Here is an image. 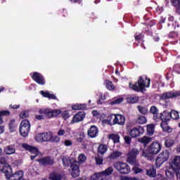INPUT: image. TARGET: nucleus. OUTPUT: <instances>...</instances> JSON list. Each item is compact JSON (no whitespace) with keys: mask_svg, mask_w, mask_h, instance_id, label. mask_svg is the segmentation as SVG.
Here are the masks:
<instances>
[{"mask_svg":"<svg viewBox=\"0 0 180 180\" xmlns=\"http://www.w3.org/2000/svg\"><path fill=\"white\" fill-rule=\"evenodd\" d=\"M148 86H150V79L146 78L144 79L142 77H140L138 82L134 85L129 83V88L133 91H136V92H143L144 88H148Z\"/></svg>","mask_w":180,"mask_h":180,"instance_id":"f257e3e1","label":"nucleus"},{"mask_svg":"<svg viewBox=\"0 0 180 180\" xmlns=\"http://www.w3.org/2000/svg\"><path fill=\"white\" fill-rule=\"evenodd\" d=\"M169 159V152L168 150H164L161 152L157 157L155 160L156 167L160 168L164 162L168 161Z\"/></svg>","mask_w":180,"mask_h":180,"instance_id":"f03ea898","label":"nucleus"},{"mask_svg":"<svg viewBox=\"0 0 180 180\" xmlns=\"http://www.w3.org/2000/svg\"><path fill=\"white\" fill-rule=\"evenodd\" d=\"M113 167L118 172L126 174L130 172V166L122 162H116L113 163Z\"/></svg>","mask_w":180,"mask_h":180,"instance_id":"7ed1b4c3","label":"nucleus"},{"mask_svg":"<svg viewBox=\"0 0 180 180\" xmlns=\"http://www.w3.org/2000/svg\"><path fill=\"white\" fill-rule=\"evenodd\" d=\"M30 131V122L27 120H24L20 125V133L22 137H27Z\"/></svg>","mask_w":180,"mask_h":180,"instance_id":"20e7f679","label":"nucleus"},{"mask_svg":"<svg viewBox=\"0 0 180 180\" xmlns=\"http://www.w3.org/2000/svg\"><path fill=\"white\" fill-rule=\"evenodd\" d=\"M141 149L134 148L129 150L127 155V162L129 164H136L137 162V155L140 154Z\"/></svg>","mask_w":180,"mask_h":180,"instance_id":"39448f33","label":"nucleus"},{"mask_svg":"<svg viewBox=\"0 0 180 180\" xmlns=\"http://www.w3.org/2000/svg\"><path fill=\"white\" fill-rule=\"evenodd\" d=\"M40 115H44L46 117H57L58 115H61L60 110H50L49 108L39 110Z\"/></svg>","mask_w":180,"mask_h":180,"instance_id":"423d86ee","label":"nucleus"},{"mask_svg":"<svg viewBox=\"0 0 180 180\" xmlns=\"http://www.w3.org/2000/svg\"><path fill=\"white\" fill-rule=\"evenodd\" d=\"M51 139V132H44L38 134L35 136V140L38 143H43L44 141H50Z\"/></svg>","mask_w":180,"mask_h":180,"instance_id":"0eeeda50","label":"nucleus"},{"mask_svg":"<svg viewBox=\"0 0 180 180\" xmlns=\"http://www.w3.org/2000/svg\"><path fill=\"white\" fill-rule=\"evenodd\" d=\"M110 117H114L113 119V123L114 124H120V126H123L126 122V117H124V115H114L111 114L110 115Z\"/></svg>","mask_w":180,"mask_h":180,"instance_id":"6e6552de","label":"nucleus"},{"mask_svg":"<svg viewBox=\"0 0 180 180\" xmlns=\"http://www.w3.org/2000/svg\"><path fill=\"white\" fill-rule=\"evenodd\" d=\"M170 166L176 172L180 169V156H173L170 160Z\"/></svg>","mask_w":180,"mask_h":180,"instance_id":"1a4fd4ad","label":"nucleus"},{"mask_svg":"<svg viewBox=\"0 0 180 180\" xmlns=\"http://www.w3.org/2000/svg\"><path fill=\"white\" fill-rule=\"evenodd\" d=\"M70 168V174L73 178L79 176V165H78L77 161H75L71 164Z\"/></svg>","mask_w":180,"mask_h":180,"instance_id":"9d476101","label":"nucleus"},{"mask_svg":"<svg viewBox=\"0 0 180 180\" xmlns=\"http://www.w3.org/2000/svg\"><path fill=\"white\" fill-rule=\"evenodd\" d=\"M161 150V144H160L158 142H154L153 143L149 149V154L155 155L158 154L160 151Z\"/></svg>","mask_w":180,"mask_h":180,"instance_id":"9b49d317","label":"nucleus"},{"mask_svg":"<svg viewBox=\"0 0 180 180\" xmlns=\"http://www.w3.org/2000/svg\"><path fill=\"white\" fill-rule=\"evenodd\" d=\"M144 133V129L141 127H135L130 131L131 137H139L141 134Z\"/></svg>","mask_w":180,"mask_h":180,"instance_id":"f8f14e48","label":"nucleus"},{"mask_svg":"<svg viewBox=\"0 0 180 180\" xmlns=\"http://www.w3.org/2000/svg\"><path fill=\"white\" fill-rule=\"evenodd\" d=\"M180 96V91H176V92H166L162 94V99H169L171 98H176V96Z\"/></svg>","mask_w":180,"mask_h":180,"instance_id":"ddd939ff","label":"nucleus"},{"mask_svg":"<svg viewBox=\"0 0 180 180\" xmlns=\"http://www.w3.org/2000/svg\"><path fill=\"white\" fill-rule=\"evenodd\" d=\"M32 79H34V81L37 82V84H39L40 85H44V78L39 73L34 72L32 76Z\"/></svg>","mask_w":180,"mask_h":180,"instance_id":"4468645a","label":"nucleus"},{"mask_svg":"<svg viewBox=\"0 0 180 180\" xmlns=\"http://www.w3.org/2000/svg\"><path fill=\"white\" fill-rule=\"evenodd\" d=\"M22 148L30 151L32 154H35L36 155H39V149L37 148L27 145V143L22 144Z\"/></svg>","mask_w":180,"mask_h":180,"instance_id":"2eb2a0df","label":"nucleus"},{"mask_svg":"<svg viewBox=\"0 0 180 180\" xmlns=\"http://www.w3.org/2000/svg\"><path fill=\"white\" fill-rule=\"evenodd\" d=\"M84 117H85V113L79 112L73 117L72 120L71 121V123L72 124L79 123V122H82V120H84Z\"/></svg>","mask_w":180,"mask_h":180,"instance_id":"dca6fc26","label":"nucleus"},{"mask_svg":"<svg viewBox=\"0 0 180 180\" xmlns=\"http://www.w3.org/2000/svg\"><path fill=\"white\" fill-rule=\"evenodd\" d=\"M98 128L93 125L88 131V136H89V137H91V139H94L96 137V136H98Z\"/></svg>","mask_w":180,"mask_h":180,"instance_id":"f3484780","label":"nucleus"},{"mask_svg":"<svg viewBox=\"0 0 180 180\" xmlns=\"http://www.w3.org/2000/svg\"><path fill=\"white\" fill-rule=\"evenodd\" d=\"M4 153L6 155H12L16 153V149L13 146H8L4 148Z\"/></svg>","mask_w":180,"mask_h":180,"instance_id":"a211bd4d","label":"nucleus"},{"mask_svg":"<svg viewBox=\"0 0 180 180\" xmlns=\"http://www.w3.org/2000/svg\"><path fill=\"white\" fill-rule=\"evenodd\" d=\"M39 161L42 165H53L54 164V160L51 158H44L40 159Z\"/></svg>","mask_w":180,"mask_h":180,"instance_id":"6ab92c4d","label":"nucleus"},{"mask_svg":"<svg viewBox=\"0 0 180 180\" xmlns=\"http://www.w3.org/2000/svg\"><path fill=\"white\" fill-rule=\"evenodd\" d=\"M50 179L52 180H68L65 176H61L57 173H51Z\"/></svg>","mask_w":180,"mask_h":180,"instance_id":"aec40b11","label":"nucleus"},{"mask_svg":"<svg viewBox=\"0 0 180 180\" xmlns=\"http://www.w3.org/2000/svg\"><path fill=\"white\" fill-rule=\"evenodd\" d=\"M113 171H115L113 167L112 166H110L107 169H105L104 171H102L101 174H103V176L104 177L105 176H110V175H112V174H113Z\"/></svg>","mask_w":180,"mask_h":180,"instance_id":"412c9836","label":"nucleus"},{"mask_svg":"<svg viewBox=\"0 0 180 180\" xmlns=\"http://www.w3.org/2000/svg\"><path fill=\"white\" fill-rule=\"evenodd\" d=\"M160 117L162 122H169V119H170L169 112L165 111L160 114Z\"/></svg>","mask_w":180,"mask_h":180,"instance_id":"4be33fe9","label":"nucleus"},{"mask_svg":"<svg viewBox=\"0 0 180 180\" xmlns=\"http://www.w3.org/2000/svg\"><path fill=\"white\" fill-rule=\"evenodd\" d=\"M139 141H140V143H142L145 146H147V144H149V143H151V141H153V138L148 136H143L142 138H139Z\"/></svg>","mask_w":180,"mask_h":180,"instance_id":"5701e85b","label":"nucleus"},{"mask_svg":"<svg viewBox=\"0 0 180 180\" xmlns=\"http://www.w3.org/2000/svg\"><path fill=\"white\" fill-rule=\"evenodd\" d=\"M161 127L164 131H167V133H171L172 131V128H171L169 125L168 123L165 122H162L161 123Z\"/></svg>","mask_w":180,"mask_h":180,"instance_id":"b1692460","label":"nucleus"},{"mask_svg":"<svg viewBox=\"0 0 180 180\" xmlns=\"http://www.w3.org/2000/svg\"><path fill=\"white\" fill-rule=\"evenodd\" d=\"M120 157H122V152L117 150L113 151L110 155L111 160H117Z\"/></svg>","mask_w":180,"mask_h":180,"instance_id":"393cba45","label":"nucleus"},{"mask_svg":"<svg viewBox=\"0 0 180 180\" xmlns=\"http://www.w3.org/2000/svg\"><path fill=\"white\" fill-rule=\"evenodd\" d=\"M103 178H105V177H104L103 174H102V172L96 173L91 176V180H103Z\"/></svg>","mask_w":180,"mask_h":180,"instance_id":"a878e982","label":"nucleus"},{"mask_svg":"<svg viewBox=\"0 0 180 180\" xmlns=\"http://www.w3.org/2000/svg\"><path fill=\"white\" fill-rule=\"evenodd\" d=\"M108 151V146L105 144H100L98 148V153L99 154H105Z\"/></svg>","mask_w":180,"mask_h":180,"instance_id":"bb28decb","label":"nucleus"},{"mask_svg":"<svg viewBox=\"0 0 180 180\" xmlns=\"http://www.w3.org/2000/svg\"><path fill=\"white\" fill-rule=\"evenodd\" d=\"M65 133H68V134H71V128L70 127H68L66 129V131L63 129H60L58 132H57V134L58 136H65Z\"/></svg>","mask_w":180,"mask_h":180,"instance_id":"cd10ccee","label":"nucleus"},{"mask_svg":"<svg viewBox=\"0 0 180 180\" xmlns=\"http://www.w3.org/2000/svg\"><path fill=\"white\" fill-rule=\"evenodd\" d=\"M9 130L11 133H13L16 130L17 125L15 123V120H11L8 123Z\"/></svg>","mask_w":180,"mask_h":180,"instance_id":"c85d7f7f","label":"nucleus"},{"mask_svg":"<svg viewBox=\"0 0 180 180\" xmlns=\"http://www.w3.org/2000/svg\"><path fill=\"white\" fill-rule=\"evenodd\" d=\"M41 95L44 96V98H49V99H57V97L54 94H51L47 91H41Z\"/></svg>","mask_w":180,"mask_h":180,"instance_id":"c756f323","label":"nucleus"},{"mask_svg":"<svg viewBox=\"0 0 180 180\" xmlns=\"http://www.w3.org/2000/svg\"><path fill=\"white\" fill-rule=\"evenodd\" d=\"M86 105L85 104H75L72 105V110H81L85 109Z\"/></svg>","mask_w":180,"mask_h":180,"instance_id":"7c9ffc66","label":"nucleus"},{"mask_svg":"<svg viewBox=\"0 0 180 180\" xmlns=\"http://www.w3.org/2000/svg\"><path fill=\"white\" fill-rule=\"evenodd\" d=\"M136 122V123H138V124H144L147 123V118H146L143 115H140L139 117H138Z\"/></svg>","mask_w":180,"mask_h":180,"instance_id":"2f4dec72","label":"nucleus"},{"mask_svg":"<svg viewBox=\"0 0 180 180\" xmlns=\"http://www.w3.org/2000/svg\"><path fill=\"white\" fill-rule=\"evenodd\" d=\"M109 139L112 140L113 143H119L120 141V136L118 134H112L109 135Z\"/></svg>","mask_w":180,"mask_h":180,"instance_id":"473e14b6","label":"nucleus"},{"mask_svg":"<svg viewBox=\"0 0 180 180\" xmlns=\"http://www.w3.org/2000/svg\"><path fill=\"white\" fill-rule=\"evenodd\" d=\"M86 161V156L84 155V153H82L79 155L78 156V160L77 162V164H84Z\"/></svg>","mask_w":180,"mask_h":180,"instance_id":"72a5a7b5","label":"nucleus"},{"mask_svg":"<svg viewBox=\"0 0 180 180\" xmlns=\"http://www.w3.org/2000/svg\"><path fill=\"white\" fill-rule=\"evenodd\" d=\"M169 116L172 119H174V120H177V119H179V113L176 110H172L169 113Z\"/></svg>","mask_w":180,"mask_h":180,"instance_id":"f704fd0d","label":"nucleus"},{"mask_svg":"<svg viewBox=\"0 0 180 180\" xmlns=\"http://www.w3.org/2000/svg\"><path fill=\"white\" fill-rule=\"evenodd\" d=\"M156 171L154 168H150L146 171V175L150 176L151 178H154L155 176Z\"/></svg>","mask_w":180,"mask_h":180,"instance_id":"c9c22d12","label":"nucleus"},{"mask_svg":"<svg viewBox=\"0 0 180 180\" xmlns=\"http://www.w3.org/2000/svg\"><path fill=\"white\" fill-rule=\"evenodd\" d=\"M49 141L51 143H59L60 138L57 135L53 136V133L51 132V139H49Z\"/></svg>","mask_w":180,"mask_h":180,"instance_id":"e433bc0d","label":"nucleus"},{"mask_svg":"<svg viewBox=\"0 0 180 180\" xmlns=\"http://www.w3.org/2000/svg\"><path fill=\"white\" fill-rule=\"evenodd\" d=\"M128 103H136V102H139V97L132 96L127 98Z\"/></svg>","mask_w":180,"mask_h":180,"instance_id":"4c0bfd02","label":"nucleus"},{"mask_svg":"<svg viewBox=\"0 0 180 180\" xmlns=\"http://www.w3.org/2000/svg\"><path fill=\"white\" fill-rule=\"evenodd\" d=\"M137 108H138L139 112L142 115H146V113L148 112V109H147V108L146 107L139 105Z\"/></svg>","mask_w":180,"mask_h":180,"instance_id":"58836bf2","label":"nucleus"},{"mask_svg":"<svg viewBox=\"0 0 180 180\" xmlns=\"http://www.w3.org/2000/svg\"><path fill=\"white\" fill-rule=\"evenodd\" d=\"M105 86H106V88L109 89V91L115 90V86L113 85V84H112V82L110 81L107 80L105 82Z\"/></svg>","mask_w":180,"mask_h":180,"instance_id":"ea45409f","label":"nucleus"},{"mask_svg":"<svg viewBox=\"0 0 180 180\" xmlns=\"http://www.w3.org/2000/svg\"><path fill=\"white\" fill-rule=\"evenodd\" d=\"M154 124H151L147 126V131L148 134H154Z\"/></svg>","mask_w":180,"mask_h":180,"instance_id":"a19ab883","label":"nucleus"},{"mask_svg":"<svg viewBox=\"0 0 180 180\" xmlns=\"http://www.w3.org/2000/svg\"><path fill=\"white\" fill-rule=\"evenodd\" d=\"M150 112V113H153V115H154V117H157V116H158V110L155 106L151 107Z\"/></svg>","mask_w":180,"mask_h":180,"instance_id":"79ce46f5","label":"nucleus"},{"mask_svg":"<svg viewBox=\"0 0 180 180\" xmlns=\"http://www.w3.org/2000/svg\"><path fill=\"white\" fill-rule=\"evenodd\" d=\"M132 171L134 174H141V172H143V169L139 167V166H134L132 168Z\"/></svg>","mask_w":180,"mask_h":180,"instance_id":"37998d69","label":"nucleus"},{"mask_svg":"<svg viewBox=\"0 0 180 180\" xmlns=\"http://www.w3.org/2000/svg\"><path fill=\"white\" fill-rule=\"evenodd\" d=\"M12 171V169L11 168V166L9 165H8L7 163H6L3 171H1V172H6L7 174H9V172H11Z\"/></svg>","mask_w":180,"mask_h":180,"instance_id":"c03bdc74","label":"nucleus"},{"mask_svg":"<svg viewBox=\"0 0 180 180\" xmlns=\"http://www.w3.org/2000/svg\"><path fill=\"white\" fill-rule=\"evenodd\" d=\"M6 164V161L5 160V158H1L0 159V171H3L4 168L5 167V165Z\"/></svg>","mask_w":180,"mask_h":180,"instance_id":"a18cd8bd","label":"nucleus"},{"mask_svg":"<svg viewBox=\"0 0 180 180\" xmlns=\"http://www.w3.org/2000/svg\"><path fill=\"white\" fill-rule=\"evenodd\" d=\"M173 145H174V140L171 139H166L165 141L166 147H172Z\"/></svg>","mask_w":180,"mask_h":180,"instance_id":"49530a36","label":"nucleus"},{"mask_svg":"<svg viewBox=\"0 0 180 180\" xmlns=\"http://www.w3.org/2000/svg\"><path fill=\"white\" fill-rule=\"evenodd\" d=\"M95 161H96V165H102V164H103V158L101 157H96Z\"/></svg>","mask_w":180,"mask_h":180,"instance_id":"de8ad7c7","label":"nucleus"},{"mask_svg":"<svg viewBox=\"0 0 180 180\" xmlns=\"http://www.w3.org/2000/svg\"><path fill=\"white\" fill-rule=\"evenodd\" d=\"M20 117L21 119H26L29 117V112L28 111H23L20 114Z\"/></svg>","mask_w":180,"mask_h":180,"instance_id":"09e8293b","label":"nucleus"},{"mask_svg":"<svg viewBox=\"0 0 180 180\" xmlns=\"http://www.w3.org/2000/svg\"><path fill=\"white\" fill-rule=\"evenodd\" d=\"M11 115V112L9 110H2L0 111V116L2 117V116H9Z\"/></svg>","mask_w":180,"mask_h":180,"instance_id":"8fccbe9b","label":"nucleus"},{"mask_svg":"<svg viewBox=\"0 0 180 180\" xmlns=\"http://www.w3.org/2000/svg\"><path fill=\"white\" fill-rule=\"evenodd\" d=\"M172 4L173 6L177 8L178 6H180V0H172Z\"/></svg>","mask_w":180,"mask_h":180,"instance_id":"3c124183","label":"nucleus"},{"mask_svg":"<svg viewBox=\"0 0 180 180\" xmlns=\"http://www.w3.org/2000/svg\"><path fill=\"white\" fill-rule=\"evenodd\" d=\"M123 102V99L122 98H117L116 101L111 103V105H119V103H122Z\"/></svg>","mask_w":180,"mask_h":180,"instance_id":"603ef678","label":"nucleus"},{"mask_svg":"<svg viewBox=\"0 0 180 180\" xmlns=\"http://www.w3.org/2000/svg\"><path fill=\"white\" fill-rule=\"evenodd\" d=\"M64 145L66 146V147H70V146H72V142L70 140H65L64 141Z\"/></svg>","mask_w":180,"mask_h":180,"instance_id":"864d4df0","label":"nucleus"},{"mask_svg":"<svg viewBox=\"0 0 180 180\" xmlns=\"http://www.w3.org/2000/svg\"><path fill=\"white\" fill-rule=\"evenodd\" d=\"M62 116L63 119L67 120L68 117H70V113H68L67 111H65L63 114Z\"/></svg>","mask_w":180,"mask_h":180,"instance_id":"5fc2aeb1","label":"nucleus"},{"mask_svg":"<svg viewBox=\"0 0 180 180\" xmlns=\"http://www.w3.org/2000/svg\"><path fill=\"white\" fill-rule=\"evenodd\" d=\"M62 161H63V165H64L65 167H68V165H70V162H68V159H66V158H63V159H62Z\"/></svg>","mask_w":180,"mask_h":180,"instance_id":"6e6d98bb","label":"nucleus"},{"mask_svg":"<svg viewBox=\"0 0 180 180\" xmlns=\"http://www.w3.org/2000/svg\"><path fill=\"white\" fill-rule=\"evenodd\" d=\"M153 180H167V179H165L162 175L159 174Z\"/></svg>","mask_w":180,"mask_h":180,"instance_id":"4d7b16f0","label":"nucleus"},{"mask_svg":"<svg viewBox=\"0 0 180 180\" xmlns=\"http://www.w3.org/2000/svg\"><path fill=\"white\" fill-rule=\"evenodd\" d=\"M166 175L168 178H174V174L172 172H169V170L166 171Z\"/></svg>","mask_w":180,"mask_h":180,"instance_id":"13d9d810","label":"nucleus"},{"mask_svg":"<svg viewBox=\"0 0 180 180\" xmlns=\"http://www.w3.org/2000/svg\"><path fill=\"white\" fill-rule=\"evenodd\" d=\"M41 115H35V119H37V120H43L44 119V114H41Z\"/></svg>","mask_w":180,"mask_h":180,"instance_id":"bf43d9fd","label":"nucleus"},{"mask_svg":"<svg viewBox=\"0 0 180 180\" xmlns=\"http://www.w3.org/2000/svg\"><path fill=\"white\" fill-rule=\"evenodd\" d=\"M124 140H125V143H127V144H129V143L131 141V139L130 138V136H125Z\"/></svg>","mask_w":180,"mask_h":180,"instance_id":"052dcab7","label":"nucleus"},{"mask_svg":"<svg viewBox=\"0 0 180 180\" xmlns=\"http://www.w3.org/2000/svg\"><path fill=\"white\" fill-rule=\"evenodd\" d=\"M124 180H136V177H129V176H124L123 178Z\"/></svg>","mask_w":180,"mask_h":180,"instance_id":"680f3d73","label":"nucleus"},{"mask_svg":"<svg viewBox=\"0 0 180 180\" xmlns=\"http://www.w3.org/2000/svg\"><path fill=\"white\" fill-rule=\"evenodd\" d=\"M92 115L93 116H99V112H98L97 110H93L92 112Z\"/></svg>","mask_w":180,"mask_h":180,"instance_id":"e2e57ef3","label":"nucleus"},{"mask_svg":"<svg viewBox=\"0 0 180 180\" xmlns=\"http://www.w3.org/2000/svg\"><path fill=\"white\" fill-rule=\"evenodd\" d=\"M141 152H142V157H146V158L150 157L149 155H148L147 153H146V152L144 151V150H142Z\"/></svg>","mask_w":180,"mask_h":180,"instance_id":"0e129e2a","label":"nucleus"},{"mask_svg":"<svg viewBox=\"0 0 180 180\" xmlns=\"http://www.w3.org/2000/svg\"><path fill=\"white\" fill-rule=\"evenodd\" d=\"M106 98H108V94H104L103 96L101 95V101H105V99H106Z\"/></svg>","mask_w":180,"mask_h":180,"instance_id":"69168bd1","label":"nucleus"},{"mask_svg":"<svg viewBox=\"0 0 180 180\" xmlns=\"http://www.w3.org/2000/svg\"><path fill=\"white\" fill-rule=\"evenodd\" d=\"M102 122L106 124H110V120H103Z\"/></svg>","mask_w":180,"mask_h":180,"instance_id":"338daca9","label":"nucleus"},{"mask_svg":"<svg viewBox=\"0 0 180 180\" xmlns=\"http://www.w3.org/2000/svg\"><path fill=\"white\" fill-rule=\"evenodd\" d=\"M176 12L180 15V6H178V7H176Z\"/></svg>","mask_w":180,"mask_h":180,"instance_id":"774afa93","label":"nucleus"}]
</instances>
